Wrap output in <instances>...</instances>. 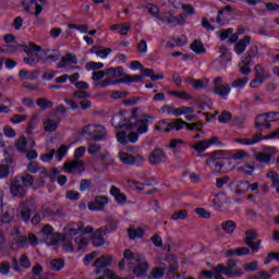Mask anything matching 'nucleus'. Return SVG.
<instances>
[{
	"instance_id": "1",
	"label": "nucleus",
	"mask_w": 279,
	"mask_h": 279,
	"mask_svg": "<svg viewBox=\"0 0 279 279\" xmlns=\"http://www.w3.org/2000/svg\"><path fill=\"white\" fill-rule=\"evenodd\" d=\"M112 125L117 130L116 137L118 143L121 145L136 143L141 133V109H133L129 114V120H123L121 114L113 117Z\"/></svg>"
},
{
	"instance_id": "2",
	"label": "nucleus",
	"mask_w": 279,
	"mask_h": 279,
	"mask_svg": "<svg viewBox=\"0 0 279 279\" xmlns=\"http://www.w3.org/2000/svg\"><path fill=\"white\" fill-rule=\"evenodd\" d=\"M117 227H109V228H98L94 229L92 226H85L82 222H74L66 227V233L75 236L82 232L83 234H88L89 241H92L94 247H101V245L106 244V234L108 232H114Z\"/></svg>"
},
{
	"instance_id": "3",
	"label": "nucleus",
	"mask_w": 279,
	"mask_h": 279,
	"mask_svg": "<svg viewBox=\"0 0 279 279\" xmlns=\"http://www.w3.org/2000/svg\"><path fill=\"white\" fill-rule=\"evenodd\" d=\"M41 234L46 236V243L47 245H61L63 252H74L75 246L73 245V242L71 241L73 239V235L71 233L66 232V227L64 229L63 233H53V227L46 225L43 230Z\"/></svg>"
},
{
	"instance_id": "4",
	"label": "nucleus",
	"mask_w": 279,
	"mask_h": 279,
	"mask_svg": "<svg viewBox=\"0 0 279 279\" xmlns=\"http://www.w3.org/2000/svg\"><path fill=\"white\" fill-rule=\"evenodd\" d=\"M28 49L31 53H34L37 58H24L26 64H36V62H58V60L62 58V53L58 50L40 51V46H36L34 43L28 45Z\"/></svg>"
},
{
	"instance_id": "5",
	"label": "nucleus",
	"mask_w": 279,
	"mask_h": 279,
	"mask_svg": "<svg viewBox=\"0 0 279 279\" xmlns=\"http://www.w3.org/2000/svg\"><path fill=\"white\" fill-rule=\"evenodd\" d=\"M10 184V192L13 197H25L27 195V187L34 184V177L31 174L16 177L11 179Z\"/></svg>"
},
{
	"instance_id": "6",
	"label": "nucleus",
	"mask_w": 279,
	"mask_h": 279,
	"mask_svg": "<svg viewBox=\"0 0 279 279\" xmlns=\"http://www.w3.org/2000/svg\"><path fill=\"white\" fill-rule=\"evenodd\" d=\"M123 256L124 258L119 263V269L123 271L126 265L129 269H132L134 276L141 278V255L134 254L130 250H125Z\"/></svg>"
},
{
	"instance_id": "7",
	"label": "nucleus",
	"mask_w": 279,
	"mask_h": 279,
	"mask_svg": "<svg viewBox=\"0 0 279 279\" xmlns=\"http://www.w3.org/2000/svg\"><path fill=\"white\" fill-rule=\"evenodd\" d=\"M81 136H84L87 141H106L108 130L101 124H87L82 129Z\"/></svg>"
},
{
	"instance_id": "8",
	"label": "nucleus",
	"mask_w": 279,
	"mask_h": 279,
	"mask_svg": "<svg viewBox=\"0 0 279 279\" xmlns=\"http://www.w3.org/2000/svg\"><path fill=\"white\" fill-rule=\"evenodd\" d=\"M223 156V150H215L211 153L208 159H206L207 167L214 169L216 173L220 171H228V166H230V160Z\"/></svg>"
},
{
	"instance_id": "9",
	"label": "nucleus",
	"mask_w": 279,
	"mask_h": 279,
	"mask_svg": "<svg viewBox=\"0 0 279 279\" xmlns=\"http://www.w3.org/2000/svg\"><path fill=\"white\" fill-rule=\"evenodd\" d=\"M238 265L239 259L229 258L227 260V266L223 264H218L216 266V274L217 276H221V274H223V276H227V278H241V276H243V270L236 269Z\"/></svg>"
},
{
	"instance_id": "10",
	"label": "nucleus",
	"mask_w": 279,
	"mask_h": 279,
	"mask_svg": "<svg viewBox=\"0 0 279 279\" xmlns=\"http://www.w3.org/2000/svg\"><path fill=\"white\" fill-rule=\"evenodd\" d=\"M255 77L251 81V88H258V86L265 84L268 80H271V72L263 64L258 63L254 68Z\"/></svg>"
},
{
	"instance_id": "11",
	"label": "nucleus",
	"mask_w": 279,
	"mask_h": 279,
	"mask_svg": "<svg viewBox=\"0 0 279 279\" xmlns=\"http://www.w3.org/2000/svg\"><path fill=\"white\" fill-rule=\"evenodd\" d=\"M47 3V0H23V8L25 12H33L35 9V16L38 19L40 14L43 13V8H45V4Z\"/></svg>"
},
{
	"instance_id": "12",
	"label": "nucleus",
	"mask_w": 279,
	"mask_h": 279,
	"mask_svg": "<svg viewBox=\"0 0 279 279\" xmlns=\"http://www.w3.org/2000/svg\"><path fill=\"white\" fill-rule=\"evenodd\" d=\"M119 158L124 165H136L141 159L138 155H134V148L132 147L122 148L119 153Z\"/></svg>"
},
{
	"instance_id": "13",
	"label": "nucleus",
	"mask_w": 279,
	"mask_h": 279,
	"mask_svg": "<svg viewBox=\"0 0 279 279\" xmlns=\"http://www.w3.org/2000/svg\"><path fill=\"white\" fill-rule=\"evenodd\" d=\"M148 161L150 162V165H162L167 162V154H165V150H162V148H155L150 153Z\"/></svg>"
},
{
	"instance_id": "14",
	"label": "nucleus",
	"mask_w": 279,
	"mask_h": 279,
	"mask_svg": "<svg viewBox=\"0 0 279 279\" xmlns=\"http://www.w3.org/2000/svg\"><path fill=\"white\" fill-rule=\"evenodd\" d=\"M146 10L148 14H150L155 19H159V21H162V23H168V25H171V23H174L175 21V17L171 19V17L160 16V9H158V7L155 4L148 3L146 5Z\"/></svg>"
},
{
	"instance_id": "15",
	"label": "nucleus",
	"mask_w": 279,
	"mask_h": 279,
	"mask_svg": "<svg viewBox=\"0 0 279 279\" xmlns=\"http://www.w3.org/2000/svg\"><path fill=\"white\" fill-rule=\"evenodd\" d=\"M112 263V256L102 255L94 263V271L95 274H101V271H106V267Z\"/></svg>"
},
{
	"instance_id": "16",
	"label": "nucleus",
	"mask_w": 279,
	"mask_h": 279,
	"mask_svg": "<svg viewBox=\"0 0 279 279\" xmlns=\"http://www.w3.org/2000/svg\"><path fill=\"white\" fill-rule=\"evenodd\" d=\"M63 169L68 173H83V171H86L84 161L80 160H74L72 162L64 163Z\"/></svg>"
},
{
	"instance_id": "17",
	"label": "nucleus",
	"mask_w": 279,
	"mask_h": 279,
	"mask_svg": "<svg viewBox=\"0 0 279 279\" xmlns=\"http://www.w3.org/2000/svg\"><path fill=\"white\" fill-rule=\"evenodd\" d=\"M255 128L258 132H263V130H270L271 123L267 118V112L258 114L255 118Z\"/></svg>"
},
{
	"instance_id": "18",
	"label": "nucleus",
	"mask_w": 279,
	"mask_h": 279,
	"mask_svg": "<svg viewBox=\"0 0 279 279\" xmlns=\"http://www.w3.org/2000/svg\"><path fill=\"white\" fill-rule=\"evenodd\" d=\"M11 247L13 250H16L19 247H29V241L27 240V236L22 235L21 232L16 231V233L13 234V241L11 242Z\"/></svg>"
},
{
	"instance_id": "19",
	"label": "nucleus",
	"mask_w": 279,
	"mask_h": 279,
	"mask_svg": "<svg viewBox=\"0 0 279 279\" xmlns=\"http://www.w3.org/2000/svg\"><path fill=\"white\" fill-rule=\"evenodd\" d=\"M81 233H82L81 235L74 239V243L78 252H84L86 247L90 245V236L88 235V233H83V232Z\"/></svg>"
},
{
	"instance_id": "20",
	"label": "nucleus",
	"mask_w": 279,
	"mask_h": 279,
	"mask_svg": "<svg viewBox=\"0 0 279 279\" xmlns=\"http://www.w3.org/2000/svg\"><path fill=\"white\" fill-rule=\"evenodd\" d=\"M260 141H269V138H267V135L256 133L252 138H236L235 143H239V145L251 146L260 143Z\"/></svg>"
},
{
	"instance_id": "21",
	"label": "nucleus",
	"mask_w": 279,
	"mask_h": 279,
	"mask_svg": "<svg viewBox=\"0 0 279 279\" xmlns=\"http://www.w3.org/2000/svg\"><path fill=\"white\" fill-rule=\"evenodd\" d=\"M13 217L10 215V208L3 205V195L0 194V222L10 223Z\"/></svg>"
},
{
	"instance_id": "22",
	"label": "nucleus",
	"mask_w": 279,
	"mask_h": 279,
	"mask_svg": "<svg viewBox=\"0 0 279 279\" xmlns=\"http://www.w3.org/2000/svg\"><path fill=\"white\" fill-rule=\"evenodd\" d=\"M107 204H108V197L97 196L94 202L88 204V208L92 211L104 210Z\"/></svg>"
},
{
	"instance_id": "23",
	"label": "nucleus",
	"mask_w": 279,
	"mask_h": 279,
	"mask_svg": "<svg viewBox=\"0 0 279 279\" xmlns=\"http://www.w3.org/2000/svg\"><path fill=\"white\" fill-rule=\"evenodd\" d=\"M258 56V46L253 45L247 50L246 54L242 58L243 66H252V59Z\"/></svg>"
},
{
	"instance_id": "24",
	"label": "nucleus",
	"mask_w": 279,
	"mask_h": 279,
	"mask_svg": "<svg viewBox=\"0 0 279 279\" xmlns=\"http://www.w3.org/2000/svg\"><path fill=\"white\" fill-rule=\"evenodd\" d=\"M250 43H252V37H250V35L244 36V38L240 39L239 43L235 44L234 52L238 56H241L245 52L247 47H250Z\"/></svg>"
},
{
	"instance_id": "25",
	"label": "nucleus",
	"mask_w": 279,
	"mask_h": 279,
	"mask_svg": "<svg viewBox=\"0 0 279 279\" xmlns=\"http://www.w3.org/2000/svg\"><path fill=\"white\" fill-rule=\"evenodd\" d=\"M143 77H149L151 82H158V80H165V75L162 74H155L154 70L147 69L141 65V78Z\"/></svg>"
},
{
	"instance_id": "26",
	"label": "nucleus",
	"mask_w": 279,
	"mask_h": 279,
	"mask_svg": "<svg viewBox=\"0 0 279 279\" xmlns=\"http://www.w3.org/2000/svg\"><path fill=\"white\" fill-rule=\"evenodd\" d=\"M90 53L100 58V60H106L110 53H112V49L104 48L100 46H93L90 49Z\"/></svg>"
},
{
	"instance_id": "27",
	"label": "nucleus",
	"mask_w": 279,
	"mask_h": 279,
	"mask_svg": "<svg viewBox=\"0 0 279 279\" xmlns=\"http://www.w3.org/2000/svg\"><path fill=\"white\" fill-rule=\"evenodd\" d=\"M10 165H12V157H7L0 162V180H3L10 175Z\"/></svg>"
},
{
	"instance_id": "28",
	"label": "nucleus",
	"mask_w": 279,
	"mask_h": 279,
	"mask_svg": "<svg viewBox=\"0 0 279 279\" xmlns=\"http://www.w3.org/2000/svg\"><path fill=\"white\" fill-rule=\"evenodd\" d=\"M110 195H112V197H114L117 204H126L128 203V196H125L124 193L121 192V190H119V187L117 186H112L110 190Z\"/></svg>"
},
{
	"instance_id": "29",
	"label": "nucleus",
	"mask_w": 279,
	"mask_h": 279,
	"mask_svg": "<svg viewBox=\"0 0 279 279\" xmlns=\"http://www.w3.org/2000/svg\"><path fill=\"white\" fill-rule=\"evenodd\" d=\"M154 123V117L141 116V134H147L149 132V125Z\"/></svg>"
},
{
	"instance_id": "30",
	"label": "nucleus",
	"mask_w": 279,
	"mask_h": 279,
	"mask_svg": "<svg viewBox=\"0 0 279 279\" xmlns=\"http://www.w3.org/2000/svg\"><path fill=\"white\" fill-rule=\"evenodd\" d=\"M68 64H77V57L73 53H68L65 58L57 64V69H64Z\"/></svg>"
},
{
	"instance_id": "31",
	"label": "nucleus",
	"mask_w": 279,
	"mask_h": 279,
	"mask_svg": "<svg viewBox=\"0 0 279 279\" xmlns=\"http://www.w3.org/2000/svg\"><path fill=\"white\" fill-rule=\"evenodd\" d=\"M155 130H157V132H166V134H169V132H172L173 130V122L160 120L158 125L155 126Z\"/></svg>"
},
{
	"instance_id": "32",
	"label": "nucleus",
	"mask_w": 279,
	"mask_h": 279,
	"mask_svg": "<svg viewBox=\"0 0 279 279\" xmlns=\"http://www.w3.org/2000/svg\"><path fill=\"white\" fill-rule=\"evenodd\" d=\"M236 170L239 171V173H244V175H253L256 167H254V165L252 163L244 162L238 166Z\"/></svg>"
},
{
	"instance_id": "33",
	"label": "nucleus",
	"mask_w": 279,
	"mask_h": 279,
	"mask_svg": "<svg viewBox=\"0 0 279 279\" xmlns=\"http://www.w3.org/2000/svg\"><path fill=\"white\" fill-rule=\"evenodd\" d=\"M27 169H28L29 173H38V171H40L41 178H46V175H47V170H45V168H40V166L36 161H31L27 165Z\"/></svg>"
},
{
	"instance_id": "34",
	"label": "nucleus",
	"mask_w": 279,
	"mask_h": 279,
	"mask_svg": "<svg viewBox=\"0 0 279 279\" xmlns=\"http://www.w3.org/2000/svg\"><path fill=\"white\" fill-rule=\"evenodd\" d=\"M190 49L196 53V56H202L206 51V48H204V44L199 39H195L194 43L190 45Z\"/></svg>"
},
{
	"instance_id": "35",
	"label": "nucleus",
	"mask_w": 279,
	"mask_h": 279,
	"mask_svg": "<svg viewBox=\"0 0 279 279\" xmlns=\"http://www.w3.org/2000/svg\"><path fill=\"white\" fill-rule=\"evenodd\" d=\"M19 77L21 80H31V81L38 80V72L20 70Z\"/></svg>"
},
{
	"instance_id": "36",
	"label": "nucleus",
	"mask_w": 279,
	"mask_h": 279,
	"mask_svg": "<svg viewBox=\"0 0 279 279\" xmlns=\"http://www.w3.org/2000/svg\"><path fill=\"white\" fill-rule=\"evenodd\" d=\"M250 191V181H238L235 193L236 195H245Z\"/></svg>"
},
{
	"instance_id": "37",
	"label": "nucleus",
	"mask_w": 279,
	"mask_h": 279,
	"mask_svg": "<svg viewBox=\"0 0 279 279\" xmlns=\"http://www.w3.org/2000/svg\"><path fill=\"white\" fill-rule=\"evenodd\" d=\"M221 228L227 234H233L234 230H236V222L233 220H226L222 222Z\"/></svg>"
},
{
	"instance_id": "38",
	"label": "nucleus",
	"mask_w": 279,
	"mask_h": 279,
	"mask_svg": "<svg viewBox=\"0 0 279 279\" xmlns=\"http://www.w3.org/2000/svg\"><path fill=\"white\" fill-rule=\"evenodd\" d=\"M231 90L230 86L220 85L213 89V94L218 95V97H226V95H230Z\"/></svg>"
},
{
	"instance_id": "39",
	"label": "nucleus",
	"mask_w": 279,
	"mask_h": 279,
	"mask_svg": "<svg viewBox=\"0 0 279 279\" xmlns=\"http://www.w3.org/2000/svg\"><path fill=\"white\" fill-rule=\"evenodd\" d=\"M169 95L177 97L178 99H183L184 101H191V99H193V96L187 92L170 90Z\"/></svg>"
},
{
	"instance_id": "40",
	"label": "nucleus",
	"mask_w": 279,
	"mask_h": 279,
	"mask_svg": "<svg viewBox=\"0 0 279 279\" xmlns=\"http://www.w3.org/2000/svg\"><path fill=\"white\" fill-rule=\"evenodd\" d=\"M219 276L220 275H217L216 268H214V271L205 269L201 271L198 279H213V278L219 279Z\"/></svg>"
},
{
	"instance_id": "41",
	"label": "nucleus",
	"mask_w": 279,
	"mask_h": 279,
	"mask_svg": "<svg viewBox=\"0 0 279 279\" xmlns=\"http://www.w3.org/2000/svg\"><path fill=\"white\" fill-rule=\"evenodd\" d=\"M106 73L109 77H123V68L118 66V68H109L106 70Z\"/></svg>"
},
{
	"instance_id": "42",
	"label": "nucleus",
	"mask_w": 279,
	"mask_h": 279,
	"mask_svg": "<svg viewBox=\"0 0 279 279\" xmlns=\"http://www.w3.org/2000/svg\"><path fill=\"white\" fill-rule=\"evenodd\" d=\"M250 82V76H244L242 78H238L232 82L231 86L232 88H240V90H243L245 86H247V83Z\"/></svg>"
},
{
	"instance_id": "43",
	"label": "nucleus",
	"mask_w": 279,
	"mask_h": 279,
	"mask_svg": "<svg viewBox=\"0 0 279 279\" xmlns=\"http://www.w3.org/2000/svg\"><path fill=\"white\" fill-rule=\"evenodd\" d=\"M121 81H112L111 78H105L100 83H94L95 88H107V86H114L120 84Z\"/></svg>"
},
{
	"instance_id": "44",
	"label": "nucleus",
	"mask_w": 279,
	"mask_h": 279,
	"mask_svg": "<svg viewBox=\"0 0 279 279\" xmlns=\"http://www.w3.org/2000/svg\"><path fill=\"white\" fill-rule=\"evenodd\" d=\"M165 278V268L162 267H154L150 275L148 276V279H160Z\"/></svg>"
},
{
	"instance_id": "45",
	"label": "nucleus",
	"mask_w": 279,
	"mask_h": 279,
	"mask_svg": "<svg viewBox=\"0 0 279 279\" xmlns=\"http://www.w3.org/2000/svg\"><path fill=\"white\" fill-rule=\"evenodd\" d=\"M232 58L230 57V52L228 50H225L221 52L218 59L215 60V64H228V62H231Z\"/></svg>"
},
{
	"instance_id": "46",
	"label": "nucleus",
	"mask_w": 279,
	"mask_h": 279,
	"mask_svg": "<svg viewBox=\"0 0 279 279\" xmlns=\"http://www.w3.org/2000/svg\"><path fill=\"white\" fill-rule=\"evenodd\" d=\"M45 132H56L58 130V122L52 119H47L44 122Z\"/></svg>"
},
{
	"instance_id": "47",
	"label": "nucleus",
	"mask_w": 279,
	"mask_h": 279,
	"mask_svg": "<svg viewBox=\"0 0 279 279\" xmlns=\"http://www.w3.org/2000/svg\"><path fill=\"white\" fill-rule=\"evenodd\" d=\"M69 149H71V146H60L56 153V158L58 160V162H61V160L64 158V156H66V154L69 153Z\"/></svg>"
},
{
	"instance_id": "48",
	"label": "nucleus",
	"mask_w": 279,
	"mask_h": 279,
	"mask_svg": "<svg viewBox=\"0 0 279 279\" xmlns=\"http://www.w3.org/2000/svg\"><path fill=\"white\" fill-rule=\"evenodd\" d=\"M16 149L17 151H20V154H25V151H27V140L25 138V136H21L17 140Z\"/></svg>"
},
{
	"instance_id": "49",
	"label": "nucleus",
	"mask_w": 279,
	"mask_h": 279,
	"mask_svg": "<svg viewBox=\"0 0 279 279\" xmlns=\"http://www.w3.org/2000/svg\"><path fill=\"white\" fill-rule=\"evenodd\" d=\"M21 208L22 210L19 215L20 219H22V221H29L32 217V210L25 209V203H21Z\"/></svg>"
},
{
	"instance_id": "50",
	"label": "nucleus",
	"mask_w": 279,
	"mask_h": 279,
	"mask_svg": "<svg viewBox=\"0 0 279 279\" xmlns=\"http://www.w3.org/2000/svg\"><path fill=\"white\" fill-rule=\"evenodd\" d=\"M218 121H219V123H230V121H232V112H230L228 110H223L218 116Z\"/></svg>"
},
{
	"instance_id": "51",
	"label": "nucleus",
	"mask_w": 279,
	"mask_h": 279,
	"mask_svg": "<svg viewBox=\"0 0 279 279\" xmlns=\"http://www.w3.org/2000/svg\"><path fill=\"white\" fill-rule=\"evenodd\" d=\"M189 217V210L183 209L180 211H174V214L171 216L172 221H183V219H186Z\"/></svg>"
},
{
	"instance_id": "52",
	"label": "nucleus",
	"mask_w": 279,
	"mask_h": 279,
	"mask_svg": "<svg viewBox=\"0 0 279 279\" xmlns=\"http://www.w3.org/2000/svg\"><path fill=\"white\" fill-rule=\"evenodd\" d=\"M50 267L53 269V271H60L61 269H64V259H52L50 262Z\"/></svg>"
},
{
	"instance_id": "53",
	"label": "nucleus",
	"mask_w": 279,
	"mask_h": 279,
	"mask_svg": "<svg viewBox=\"0 0 279 279\" xmlns=\"http://www.w3.org/2000/svg\"><path fill=\"white\" fill-rule=\"evenodd\" d=\"M208 142L207 140L201 141L198 144L193 146V149L195 151H197V154H204V151H206V149H208Z\"/></svg>"
},
{
	"instance_id": "54",
	"label": "nucleus",
	"mask_w": 279,
	"mask_h": 279,
	"mask_svg": "<svg viewBox=\"0 0 279 279\" xmlns=\"http://www.w3.org/2000/svg\"><path fill=\"white\" fill-rule=\"evenodd\" d=\"M105 75H107L106 70L105 71H94L92 73V80L94 84L101 83V80H104Z\"/></svg>"
},
{
	"instance_id": "55",
	"label": "nucleus",
	"mask_w": 279,
	"mask_h": 279,
	"mask_svg": "<svg viewBox=\"0 0 279 279\" xmlns=\"http://www.w3.org/2000/svg\"><path fill=\"white\" fill-rule=\"evenodd\" d=\"M256 160L258 162H271V154L266 151H260L256 155Z\"/></svg>"
},
{
	"instance_id": "56",
	"label": "nucleus",
	"mask_w": 279,
	"mask_h": 279,
	"mask_svg": "<svg viewBox=\"0 0 279 279\" xmlns=\"http://www.w3.org/2000/svg\"><path fill=\"white\" fill-rule=\"evenodd\" d=\"M37 106L39 108H43L44 110H47L49 108H53V102L50 100H47L46 98H39L37 99Z\"/></svg>"
},
{
	"instance_id": "57",
	"label": "nucleus",
	"mask_w": 279,
	"mask_h": 279,
	"mask_svg": "<svg viewBox=\"0 0 279 279\" xmlns=\"http://www.w3.org/2000/svg\"><path fill=\"white\" fill-rule=\"evenodd\" d=\"M104 66L102 62L90 61L85 65L86 71H99Z\"/></svg>"
},
{
	"instance_id": "58",
	"label": "nucleus",
	"mask_w": 279,
	"mask_h": 279,
	"mask_svg": "<svg viewBox=\"0 0 279 279\" xmlns=\"http://www.w3.org/2000/svg\"><path fill=\"white\" fill-rule=\"evenodd\" d=\"M206 141H207V145L209 147H213V145H215L216 147H220V148L226 147V144L223 142L219 141V137H217V136H214Z\"/></svg>"
},
{
	"instance_id": "59",
	"label": "nucleus",
	"mask_w": 279,
	"mask_h": 279,
	"mask_svg": "<svg viewBox=\"0 0 279 279\" xmlns=\"http://www.w3.org/2000/svg\"><path fill=\"white\" fill-rule=\"evenodd\" d=\"M246 236L244 239V243H247V241H255V239H258V232L254 229H248L245 232Z\"/></svg>"
},
{
	"instance_id": "60",
	"label": "nucleus",
	"mask_w": 279,
	"mask_h": 279,
	"mask_svg": "<svg viewBox=\"0 0 279 279\" xmlns=\"http://www.w3.org/2000/svg\"><path fill=\"white\" fill-rule=\"evenodd\" d=\"M232 124L235 125L236 128H243L245 125V117L243 116H235L231 119Z\"/></svg>"
},
{
	"instance_id": "61",
	"label": "nucleus",
	"mask_w": 279,
	"mask_h": 279,
	"mask_svg": "<svg viewBox=\"0 0 279 279\" xmlns=\"http://www.w3.org/2000/svg\"><path fill=\"white\" fill-rule=\"evenodd\" d=\"M24 121H27V116L25 114H14L11 118V123L13 125H19V123H24Z\"/></svg>"
},
{
	"instance_id": "62",
	"label": "nucleus",
	"mask_w": 279,
	"mask_h": 279,
	"mask_svg": "<svg viewBox=\"0 0 279 279\" xmlns=\"http://www.w3.org/2000/svg\"><path fill=\"white\" fill-rule=\"evenodd\" d=\"M87 151L90 156H95L96 154H99V151H101V145L92 143L89 144Z\"/></svg>"
},
{
	"instance_id": "63",
	"label": "nucleus",
	"mask_w": 279,
	"mask_h": 279,
	"mask_svg": "<svg viewBox=\"0 0 279 279\" xmlns=\"http://www.w3.org/2000/svg\"><path fill=\"white\" fill-rule=\"evenodd\" d=\"M233 254L235 256H248L250 254V248L246 246H242V247H236L233 248Z\"/></svg>"
},
{
	"instance_id": "64",
	"label": "nucleus",
	"mask_w": 279,
	"mask_h": 279,
	"mask_svg": "<svg viewBox=\"0 0 279 279\" xmlns=\"http://www.w3.org/2000/svg\"><path fill=\"white\" fill-rule=\"evenodd\" d=\"M19 51V47L12 45H5L0 48V53H16Z\"/></svg>"
}]
</instances>
